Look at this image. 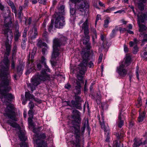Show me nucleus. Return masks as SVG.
Instances as JSON below:
<instances>
[{
	"label": "nucleus",
	"mask_w": 147,
	"mask_h": 147,
	"mask_svg": "<svg viewBox=\"0 0 147 147\" xmlns=\"http://www.w3.org/2000/svg\"><path fill=\"white\" fill-rule=\"evenodd\" d=\"M3 62L4 65L2 66L0 69V94L2 101L7 104L9 103L14 97L11 94L7 93L11 90L9 86L10 80V76L9 71V62L7 57H4Z\"/></svg>",
	"instance_id": "obj_1"
},
{
	"label": "nucleus",
	"mask_w": 147,
	"mask_h": 147,
	"mask_svg": "<svg viewBox=\"0 0 147 147\" xmlns=\"http://www.w3.org/2000/svg\"><path fill=\"white\" fill-rule=\"evenodd\" d=\"M72 118L73 119V126L71 127V132L74 134V136L75 138L76 146H79L80 142L84 141V134L85 128L86 127L88 133L90 134V129L88 125V122L85 121L84 124V126L82 128V131L80 130V125L81 119L80 117V112L74 109L73 111Z\"/></svg>",
	"instance_id": "obj_2"
},
{
	"label": "nucleus",
	"mask_w": 147,
	"mask_h": 147,
	"mask_svg": "<svg viewBox=\"0 0 147 147\" xmlns=\"http://www.w3.org/2000/svg\"><path fill=\"white\" fill-rule=\"evenodd\" d=\"M84 35L85 37L83 39V44L85 45L86 48L82 49L81 54L83 59L82 64L84 67H86L88 65V62L89 60V57L91 46V44L89 42L90 37L89 34Z\"/></svg>",
	"instance_id": "obj_3"
},
{
	"label": "nucleus",
	"mask_w": 147,
	"mask_h": 147,
	"mask_svg": "<svg viewBox=\"0 0 147 147\" xmlns=\"http://www.w3.org/2000/svg\"><path fill=\"white\" fill-rule=\"evenodd\" d=\"M67 40V39L63 36H61L59 39L56 38L53 40L52 59H55L59 56V48L61 45H65Z\"/></svg>",
	"instance_id": "obj_4"
},
{
	"label": "nucleus",
	"mask_w": 147,
	"mask_h": 147,
	"mask_svg": "<svg viewBox=\"0 0 147 147\" xmlns=\"http://www.w3.org/2000/svg\"><path fill=\"white\" fill-rule=\"evenodd\" d=\"M3 32L5 38L6 39V40L5 42L6 50L5 54L7 55H9L11 50V42L13 38V33L11 30L8 29L3 30Z\"/></svg>",
	"instance_id": "obj_5"
},
{
	"label": "nucleus",
	"mask_w": 147,
	"mask_h": 147,
	"mask_svg": "<svg viewBox=\"0 0 147 147\" xmlns=\"http://www.w3.org/2000/svg\"><path fill=\"white\" fill-rule=\"evenodd\" d=\"M81 88L80 86L75 87V89L74 90V92L75 94V101L72 100L71 101V103L73 107L79 109H82L81 103L83 102V101L81 98L77 96V95L81 93Z\"/></svg>",
	"instance_id": "obj_6"
},
{
	"label": "nucleus",
	"mask_w": 147,
	"mask_h": 147,
	"mask_svg": "<svg viewBox=\"0 0 147 147\" xmlns=\"http://www.w3.org/2000/svg\"><path fill=\"white\" fill-rule=\"evenodd\" d=\"M49 76L47 74V73L42 71L40 75L31 80V82L35 85L37 86L40 84L42 81H45L49 80Z\"/></svg>",
	"instance_id": "obj_7"
},
{
	"label": "nucleus",
	"mask_w": 147,
	"mask_h": 147,
	"mask_svg": "<svg viewBox=\"0 0 147 147\" xmlns=\"http://www.w3.org/2000/svg\"><path fill=\"white\" fill-rule=\"evenodd\" d=\"M5 113L4 115L15 121H17L16 118V114L14 111V108L11 104L7 105L6 108L5 109Z\"/></svg>",
	"instance_id": "obj_8"
},
{
	"label": "nucleus",
	"mask_w": 147,
	"mask_h": 147,
	"mask_svg": "<svg viewBox=\"0 0 147 147\" xmlns=\"http://www.w3.org/2000/svg\"><path fill=\"white\" fill-rule=\"evenodd\" d=\"M37 139L36 142L38 145L37 147H47V144L44 140H41L46 138V136L44 133H41L40 134H36L35 135Z\"/></svg>",
	"instance_id": "obj_9"
},
{
	"label": "nucleus",
	"mask_w": 147,
	"mask_h": 147,
	"mask_svg": "<svg viewBox=\"0 0 147 147\" xmlns=\"http://www.w3.org/2000/svg\"><path fill=\"white\" fill-rule=\"evenodd\" d=\"M138 18V23L139 27V31L142 32L145 30L146 27L144 25L140 24V22H143L145 20H147V13L142 14L140 16L139 15L137 16Z\"/></svg>",
	"instance_id": "obj_10"
},
{
	"label": "nucleus",
	"mask_w": 147,
	"mask_h": 147,
	"mask_svg": "<svg viewBox=\"0 0 147 147\" xmlns=\"http://www.w3.org/2000/svg\"><path fill=\"white\" fill-rule=\"evenodd\" d=\"M55 28H62L65 25V20L63 16H60L58 15L55 16Z\"/></svg>",
	"instance_id": "obj_11"
},
{
	"label": "nucleus",
	"mask_w": 147,
	"mask_h": 147,
	"mask_svg": "<svg viewBox=\"0 0 147 147\" xmlns=\"http://www.w3.org/2000/svg\"><path fill=\"white\" fill-rule=\"evenodd\" d=\"M78 5V8L80 11L81 12L82 14H85L86 9L88 7V5L87 1L85 0L80 1Z\"/></svg>",
	"instance_id": "obj_12"
},
{
	"label": "nucleus",
	"mask_w": 147,
	"mask_h": 147,
	"mask_svg": "<svg viewBox=\"0 0 147 147\" xmlns=\"http://www.w3.org/2000/svg\"><path fill=\"white\" fill-rule=\"evenodd\" d=\"M125 65L122 63L117 68L116 71L120 76L124 77L127 74V71L124 68Z\"/></svg>",
	"instance_id": "obj_13"
},
{
	"label": "nucleus",
	"mask_w": 147,
	"mask_h": 147,
	"mask_svg": "<svg viewBox=\"0 0 147 147\" xmlns=\"http://www.w3.org/2000/svg\"><path fill=\"white\" fill-rule=\"evenodd\" d=\"M102 122L100 123V125H101V127L102 129H104V131L105 132V134L106 136V139L105 140V141L106 142H109V128L108 127H106L105 125V122L104 121V118L103 116L102 115Z\"/></svg>",
	"instance_id": "obj_14"
},
{
	"label": "nucleus",
	"mask_w": 147,
	"mask_h": 147,
	"mask_svg": "<svg viewBox=\"0 0 147 147\" xmlns=\"http://www.w3.org/2000/svg\"><path fill=\"white\" fill-rule=\"evenodd\" d=\"M88 20L86 19L85 22L83 23L81 26L82 30H84V35L89 34V30L88 29Z\"/></svg>",
	"instance_id": "obj_15"
},
{
	"label": "nucleus",
	"mask_w": 147,
	"mask_h": 147,
	"mask_svg": "<svg viewBox=\"0 0 147 147\" xmlns=\"http://www.w3.org/2000/svg\"><path fill=\"white\" fill-rule=\"evenodd\" d=\"M34 111L33 110H30L28 111V114L29 117L28 118V122L30 125L33 128L34 127V123L32 122V119L33 118V115Z\"/></svg>",
	"instance_id": "obj_16"
},
{
	"label": "nucleus",
	"mask_w": 147,
	"mask_h": 147,
	"mask_svg": "<svg viewBox=\"0 0 147 147\" xmlns=\"http://www.w3.org/2000/svg\"><path fill=\"white\" fill-rule=\"evenodd\" d=\"M118 119L117 124L119 128H121L124 125V120L125 119L124 116L120 113L118 116Z\"/></svg>",
	"instance_id": "obj_17"
},
{
	"label": "nucleus",
	"mask_w": 147,
	"mask_h": 147,
	"mask_svg": "<svg viewBox=\"0 0 147 147\" xmlns=\"http://www.w3.org/2000/svg\"><path fill=\"white\" fill-rule=\"evenodd\" d=\"M45 60L46 59L45 57L42 56L41 57V64L44 66L45 69L44 70H42V71H43L44 72L46 73V72H50V69L46 65Z\"/></svg>",
	"instance_id": "obj_18"
},
{
	"label": "nucleus",
	"mask_w": 147,
	"mask_h": 147,
	"mask_svg": "<svg viewBox=\"0 0 147 147\" xmlns=\"http://www.w3.org/2000/svg\"><path fill=\"white\" fill-rule=\"evenodd\" d=\"M65 7L63 5L60 6L58 9V11L54 14L55 16L58 15L60 16H63L65 14Z\"/></svg>",
	"instance_id": "obj_19"
},
{
	"label": "nucleus",
	"mask_w": 147,
	"mask_h": 147,
	"mask_svg": "<svg viewBox=\"0 0 147 147\" xmlns=\"http://www.w3.org/2000/svg\"><path fill=\"white\" fill-rule=\"evenodd\" d=\"M146 0H135V2L138 4V7L140 10L142 11L144 9L143 3L146 2Z\"/></svg>",
	"instance_id": "obj_20"
},
{
	"label": "nucleus",
	"mask_w": 147,
	"mask_h": 147,
	"mask_svg": "<svg viewBox=\"0 0 147 147\" xmlns=\"http://www.w3.org/2000/svg\"><path fill=\"white\" fill-rule=\"evenodd\" d=\"M134 142L133 144L134 147H138L142 144V142L141 140L137 139L136 138L134 139Z\"/></svg>",
	"instance_id": "obj_21"
},
{
	"label": "nucleus",
	"mask_w": 147,
	"mask_h": 147,
	"mask_svg": "<svg viewBox=\"0 0 147 147\" xmlns=\"http://www.w3.org/2000/svg\"><path fill=\"white\" fill-rule=\"evenodd\" d=\"M7 123L13 127L18 128L19 129L20 128L18 124L11 120H8L7 121Z\"/></svg>",
	"instance_id": "obj_22"
},
{
	"label": "nucleus",
	"mask_w": 147,
	"mask_h": 147,
	"mask_svg": "<svg viewBox=\"0 0 147 147\" xmlns=\"http://www.w3.org/2000/svg\"><path fill=\"white\" fill-rule=\"evenodd\" d=\"M16 34L15 37V41H17L19 37L21 35L18 32V28L19 26L18 25V24H16Z\"/></svg>",
	"instance_id": "obj_23"
},
{
	"label": "nucleus",
	"mask_w": 147,
	"mask_h": 147,
	"mask_svg": "<svg viewBox=\"0 0 147 147\" xmlns=\"http://www.w3.org/2000/svg\"><path fill=\"white\" fill-rule=\"evenodd\" d=\"M18 136L21 141H23L25 140V138L24 133L22 132L20 130L18 133Z\"/></svg>",
	"instance_id": "obj_24"
},
{
	"label": "nucleus",
	"mask_w": 147,
	"mask_h": 147,
	"mask_svg": "<svg viewBox=\"0 0 147 147\" xmlns=\"http://www.w3.org/2000/svg\"><path fill=\"white\" fill-rule=\"evenodd\" d=\"M47 45V44L45 42H42L41 40L38 39V42L37 44L38 47H41L42 46L46 47Z\"/></svg>",
	"instance_id": "obj_25"
},
{
	"label": "nucleus",
	"mask_w": 147,
	"mask_h": 147,
	"mask_svg": "<svg viewBox=\"0 0 147 147\" xmlns=\"http://www.w3.org/2000/svg\"><path fill=\"white\" fill-rule=\"evenodd\" d=\"M145 114V112H143L140 115L138 119V121L139 122H142L144 120Z\"/></svg>",
	"instance_id": "obj_26"
},
{
	"label": "nucleus",
	"mask_w": 147,
	"mask_h": 147,
	"mask_svg": "<svg viewBox=\"0 0 147 147\" xmlns=\"http://www.w3.org/2000/svg\"><path fill=\"white\" fill-rule=\"evenodd\" d=\"M118 30V29L116 27H115V29L112 30L111 33L110 34L111 37V38L114 37L116 34V32Z\"/></svg>",
	"instance_id": "obj_27"
},
{
	"label": "nucleus",
	"mask_w": 147,
	"mask_h": 147,
	"mask_svg": "<svg viewBox=\"0 0 147 147\" xmlns=\"http://www.w3.org/2000/svg\"><path fill=\"white\" fill-rule=\"evenodd\" d=\"M70 13L71 16H73L74 17L76 16V11L74 8H72L71 6H70Z\"/></svg>",
	"instance_id": "obj_28"
},
{
	"label": "nucleus",
	"mask_w": 147,
	"mask_h": 147,
	"mask_svg": "<svg viewBox=\"0 0 147 147\" xmlns=\"http://www.w3.org/2000/svg\"><path fill=\"white\" fill-rule=\"evenodd\" d=\"M139 41L136 38H134V42L132 41H131L129 42V44L130 46L131 47H133L135 44H137Z\"/></svg>",
	"instance_id": "obj_29"
},
{
	"label": "nucleus",
	"mask_w": 147,
	"mask_h": 147,
	"mask_svg": "<svg viewBox=\"0 0 147 147\" xmlns=\"http://www.w3.org/2000/svg\"><path fill=\"white\" fill-rule=\"evenodd\" d=\"M53 20H51V23L49 26L48 28V30L50 31H53L54 29L53 28Z\"/></svg>",
	"instance_id": "obj_30"
},
{
	"label": "nucleus",
	"mask_w": 147,
	"mask_h": 147,
	"mask_svg": "<svg viewBox=\"0 0 147 147\" xmlns=\"http://www.w3.org/2000/svg\"><path fill=\"white\" fill-rule=\"evenodd\" d=\"M131 57L129 56H127L126 57L125 63L127 64V65H129L130 63Z\"/></svg>",
	"instance_id": "obj_31"
},
{
	"label": "nucleus",
	"mask_w": 147,
	"mask_h": 147,
	"mask_svg": "<svg viewBox=\"0 0 147 147\" xmlns=\"http://www.w3.org/2000/svg\"><path fill=\"white\" fill-rule=\"evenodd\" d=\"M36 48H34L33 50L32 51L31 55V60H33L34 58V56L36 53Z\"/></svg>",
	"instance_id": "obj_32"
},
{
	"label": "nucleus",
	"mask_w": 147,
	"mask_h": 147,
	"mask_svg": "<svg viewBox=\"0 0 147 147\" xmlns=\"http://www.w3.org/2000/svg\"><path fill=\"white\" fill-rule=\"evenodd\" d=\"M90 30L93 33L95 36L96 38H97V34L96 30L92 26H90Z\"/></svg>",
	"instance_id": "obj_33"
},
{
	"label": "nucleus",
	"mask_w": 147,
	"mask_h": 147,
	"mask_svg": "<svg viewBox=\"0 0 147 147\" xmlns=\"http://www.w3.org/2000/svg\"><path fill=\"white\" fill-rule=\"evenodd\" d=\"M138 49L137 45L134 46L133 49V53L134 54H136L139 51Z\"/></svg>",
	"instance_id": "obj_34"
},
{
	"label": "nucleus",
	"mask_w": 147,
	"mask_h": 147,
	"mask_svg": "<svg viewBox=\"0 0 147 147\" xmlns=\"http://www.w3.org/2000/svg\"><path fill=\"white\" fill-rule=\"evenodd\" d=\"M36 86V85H35V84L32 83L29 84V86L30 87L31 90L32 91L35 89V87Z\"/></svg>",
	"instance_id": "obj_35"
},
{
	"label": "nucleus",
	"mask_w": 147,
	"mask_h": 147,
	"mask_svg": "<svg viewBox=\"0 0 147 147\" xmlns=\"http://www.w3.org/2000/svg\"><path fill=\"white\" fill-rule=\"evenodd\" d=\"M33 29L34 31V36H33L31 37V38L32 39L35 38H36V36L37 35V32L36 28L35 27H34L33 28Z\"/></svg>",
	"instance_id": "obj_36"
},
{
	"label": "nucleus",
	"mask_w": 147,
	"mask_h": 147,
	"mask_svg": "<svg viewBox=\"0 0 147 147\" xmlns=\"http://www.w3.org/2000/svg\"><path fill=\"white\" fill-rule=\"evenodd\" d=\"M96 100L97 104H99L100 103V96L97 93L96 94Z\"/></svg>",
	"instance_id": "obj_37"
},
{
	"label": "nucleus",
	"mask_w": 147,
	"mask_h": 147,
	"mask_svg": "<svg viewBox=\"0 0 147 147\" xmlns=\"http://www.w3.org/2000/svg\"><path fill=\"white\" fill-rule=\"evenodd\" d=\"M109 23V19H107L104 20V26L105 28H107Z\"/></svg>",
	"instance_id": "obj_38"
},
{
	"label": "nucleus",
	"mask_w": 147,
	"mask_h": 147,
	"mask_svg": "<svg viewBox=\"0 0 147 147\" xmlns=\"http://www.w3.org/2000/svg\"><path fill=\"white\" fill-rule=\"evenodd\" d=\"M77 77L78 80L82 81L84 77L82 75H80L79 74H78L77 75Z\"/></svg>",
	"instance_id": "obj_39"
},
{
	"label": "nucleus",
	"mask_w": 147,
	"mask_h": 147,
	"mask_svg": "<svg viewBox=\"0 0 147 147\" xmlns=\"http://www.w3.org/2000/svg\"><path fill=\"white\" fill-rule=\"evenodd\" d=\"M116 135L118 139L122 138L123 137V134L121 133L120 134L119 133H116Z\"/></svg>",
	"instance_id": "obj_40"
},
{
	"label": "nucleus",
	"mask_w": 147,
	"mask_h": 147,
	"mask_svg": "<svg viewBox=\"0 0 147 147\" xmlns=\"http://www.w3.org/2000/svg\"><path fill=\"white\" fill-rule=\"evenodd\" d=\"M34 106L33 103L31 101H30L29 103V107L30 109V110H32Z\"/></svg>",
	"instance_id": "obj_41"
},
{
	"label": "nucleus",
	"mask_w": 147,
	"mask_h": 147,
	"mask_svg": "<svg viewBox=\"0 0 147 147\" xmlns=\"http://www.w3.org/2000/svg\"><path fill=\"white\" fill-rule=\"evenodd\" d=\"M139 71V67L138 66H137L136 67V73L137 78L138 79V80H139V74H138Z\"/></svg>",
	"instance_id": "obj_42"
},
{
	"label": "nucleus",
	"mask_w": 147,
	"mask_h": 147,
	"mask_svg": "<svg viewBox=\"0 0 147 147\" xmlns=\"http://www.w3.org/2000/svg\"><path fill=\"white\" fill-rule=\"evenodd\" d=\"M17 71L18 72H19L20 74H22V72H20L21 71H22L23 70L22 69V67L21 66H19L17 68Z\"/></svg>",
	"instance_id": "obj_43"
},
{
	"label": "nucleus",
	"mask_w": 147,
	"mask_h": 147,
	"mask_svg": "<svg viewBox=\"0 0 147 147\" xmlns=\"http://www.w3.org/2000/svg\"><path fill=\"white\" fill-rule=\"evenodd\" d=\"M102 56L103 54L102 53L100 54V55L98 61V63H100L101 62L102 59Z\"/></svg>",
	"instance_id": "obj_44"
},
{
	"label": "nucleus",
	"mask_w": 147,
	"mask_h": 147,
	"mask_svg": "<svg viewBox=\"0 0 147 147\" xmlns=\"http://www.w3.org/2000/svg\"><path fill=\"white\" fill-rule=\"evenodd\" d=\"M11 8L12 9V11L14 12L15 14L16 15L17 13V10L16 9V8L14 5H12V6L11 7Z\"/></svg>",
	"instance_id": "obj_45"
},
{
	"label": "nucleus",
	"mask_w": 147,
	"mask_h": 147,
	"mask_svg": "<svg viewBox=\"0 0 147 147\" xmlns=\"http://www.w3.org/2000/svg\"><path fill=\"white\" fill-rule=\"evenodd\" d=\"M34 98V96L33 95H32L29 93V92H28V99L33 100Z\"/></svg>",
	"instance_id": "obj_46"
},
{
	"label": "nucleus",
	"mask_w": 147,
	"mask_h": 147,
	"mask_svg": "<svg viewBox=\"0 0 147 147\" xmlns=\"http://www.w3.org/2000/svg\"><path fill=\"white\" fill-rule=\"evenodd\" d=\"M113 147H119L118 143L117 142L115 141L114 142L113 144Z\"/></svg>",
	"instance_id": "obj_47"
},
{
	"label": "nucleus",
	"mask_w": 147,
	"mask_h": 147,
	"mask_svg": "<svg viewBox=\"0 0 147 147\" xmlns=\"http://www.w3.org/2000/svg\"><path fill=\"white\" fill-rule=\"evenodd\" d=\"M21 147H28L27 144L25 142H22L20 144Z\"/></svg>",
	"instance_id": "obj_48"
},
{
	"label": "nucleus",
	"mask_w": 147,
	"mask_h": 147,
	"mask_svg": "<svg viewBox=\"0 0 147 147\" xmlns=\"http://www.w3.org/2000/svg\"><path fill=\"white\" fill-rule=\"evenodd\" d=\"M43 65L40 63H38L37 65V67L38 69L40 70L43 67Z\"/></svg>",
	"instance_id": "obj_49"
},
{
	"label": "nucleus",
	"mask_w": 147,
	"mask_h": 147,
	"mask_svg": "<svg viewBox=\"0 0 147 147\" xmlns=\"http://www.w3.org/2000/svg\"><path fill=\"white\" fill-rule=\"evenodd\" d=\"M48 33L47 31H45L43 33L42 36L45 38H47L48 36Z\"/></svg>",
	"instance_id": "obj_50"
},
{
	"label": "nucleus",
	"mask_w": 147,
	"mask_h": 147,
	"mask_svg": "<svg viewBox=\"0 0 147 147\" xmlns=\"http://www.w3.org/2000/svg\"><path fill=\"white\" fill-rule=\"evenodd\" d=\"M88 66L90 68H93L94 66V64L92 61H90L88 64Z\"/></svg>",
	"instance_id": "obj_51"
},
{
	"label": "nucleus",
	"mask_w": 147,
	"mask_h": 147,
	"mask_svg": "<svg viewBox=\"0 0 147 147\" xmlns=\"http://www.w3.org/2000/svg\"><path fill=\"white\" fill-rule=\"evenodd\" d=\"M65 87L66 89H69L71 88V86L69 84H67L65 85Z\"/></svg>",
	"instance_id": "obj_52"
},
{
	"label": "nucleus",
	"mask_w": 147,
	"mask_h": 147,
	"mask_svg": "<svg viewBox=\"0 0 147 147\" xmlns=\"http://www.w3.org/2000/svg\"><path fill=\"white\" fill-rule=\"evenodd\" d=\"M124 51L125 52H128V48L127 47L126 45L125 44L124 45Z\"/></svg>",
	"instance_id": "obj_53"
},
{
	"label": "nucleus",
	"mask_w": 147,
	"mask_h": 147,
	"mask_svg": "<svg viewBox=\"0 0 147 147\" xmlns=\"http://www.w3.org/2000/svg\"><path fill=\"white\" fill-rule=\"evenodd\" d=\"M123 12L125 13V12L124 10H119L118 11H117L114 12V13H115V14L117 13H121Z\"/></svg>",
	"instance_id": "obj_54"
},
{
	"label": "nucleus",
	"mask_w": 147,
	"mask_h": 147,
	"mask_svg": "<svg viewBox=\"0 0 147 147\" xmlns=\"http://www.w3.org/2000/svg\"><path fill=\"white\" fill-rule=\"evenodd\" d=\"M33 100L35 102H36L39 103H40L41 102V100H39V99H38L37 98H35L34 97Z\"/></svg>",
	"instance_id": "obj_55"
},
{
	"label": "nucleus",
	"mask_w": 147,
	"mask_h": 147,
	"mask_svg": "<svg viewBox=\"0 0 147 147\" xmlns=\"http://www.w3.org/2000/svg\"><path fill=\"white\" fill-rule=\"evenodd\" d=\"M47 51V49L45 48H44L42 49V52L43 55L45 54V53Z\"/></svg>",
	"instance_id": "obj_56"
},
{
	"label": "nucleus",
	"mask_w": 147,
	"mask_h": 147,
	"mask_svg": "<svg viewBox=\"0 0 147 147\" xmlns=\"http://www.w3.org/2000/svg\"><path fill=\"white\" fill-rule=\"evenodd\" d=\"M27 30H25L24 31L23 34V36L24 37H26V36L27 34Z\"/></svg>",
	"instance_id": "obj_57"
},
{
	"label": "nucleus",
	"mask_w": 147,
	"mask_h": 147,
	"mask_svg": "<svg viewBox=\"0 0 147 147\" xmlns=\"http://www.w3.org/2000/svg\"><path fill=\"white\" fill-rule=\"evenodd\" d=\"M100 15H98L97 16L96 18V21L95 23V24L96 25V22L97 21H98L99 19H100Z\"/></svg>",
	"instance_id": "obj_58"
},
{
	"label": "nucleus",
	"mask_w": 147,
	"mask_h": 147,
	"mask_svg": "<svg viewBox=\"0 0 147 147\" xmlns=\"http://www.w3.org/2000/svg\"><path fill=\"white\" fill-rule=\"evenodd\" d=\"M70 1H71L73 3H76L77 2H79L80 0H69Z\"/></svg>",
	"instance_id": "obj_59"
},
{
	"label": "nucleus",
	"mask_w": 147,
	"mask_h": 147,
	"mask_svg": "<svg viewBox=\"0 0 147 147\" xmlns=\"http://www.w3.org/2000/svg\"><path fill=\"white\" fill-rule=\"evenodd\" d=\"M115 8V7H109L108 9L109 10V11L110 12H111V11L114 10Z\"/></svg>",
	"instance_id": "obj_60"
},
{
	"label": "nucleus",
	"mask_w": 147,
	"mask_h": 147,
	"mask_svg": "<svg viewBox=\"0 0 147 147\" xmlns=\"http://www.w3.org/2000/svg\"><path fill=\"white\" fill-rule=\"evenodd\" d=\"M4 7L1 3H0V9L1 10L3 11L4 10Z\"/></svg>",
	"instance_id": "obj_61"
},
{
	"label": "nucleus",
	"mask_w": 147,
	"mask_h": 147,
	"mask_svg": "<svg viewBox=\"0 0 147 147\" xmlns=\"http://www.w3.org/2000/svg\"><path fill=\"white\" fill-rule=\"evenodd\" d=\"M79 73L81 75H83L85 73V71L84 70H80Z\"/></svg>",
	"instance_id": "obj_62"
},
{
	"label": "nucleus",
	"mask_w": 147,
	"mask_h": 147,
	"mask_svg": "<svg viewBox=\"0 0 147 147\" xmlns=\"http://www.w3.org/2000/svg\"><path fill=\"white\" fill-rule=\"evenodd\" d=\"M127 32L128 33H129L130 34H133L134 33L133 32L130 30H127Z\"/></svg>",
	"instance_id": "obj_63"
},
{
	"label": "nucleus",
	"mask_w": 147,
	"mask_h": 147,
	"mask_svg": "<svg viewBox=\"0 0 147 147\" xmlns=\"http://www.w3.org/2000/svg\"><path fill=\"white\" fill-rule=\"evenodd\" d=\"M144 144L145 145V147H147V139L144 141Z\"/></svg>",
	"instance_id": "obj_64"
}]
</instances>
